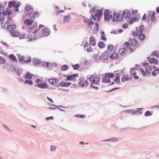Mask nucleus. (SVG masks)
I'll return each instance as SVG.
<instances>
[{
  "label": "nucleus",
  "mask_w": 159,
  "mask_h": 159,
  "mask_svg": "<svg viewBox=\"0 0 159 159\" xmlns=\"http://www.w3.org/2000/svg\"><path fill=\"white\" fill-rule=\"evenodd\" d=\"M108 52H105L100 56V60L102 61H107L108 59Z\"/></svg>",
  "instance_id": "nucleus-8"
},
{
  "label": "nucleus",
  "mask_w": 159,
  "mask_h": 159,
  "mask_svg": "<svg viewBox=\"0 0 159 159\" xmlns=\"http://www.w3.org/2000/svg\"><path fill=\"white\" fill-rule=\"evenodd\" d=\"M78 76V75L76 74H73L71 75L68 76L67 77L66 80L71 81L74 79L75 78L77 77Z\"/></svg>",
  "instance_id": "nucleus-17"
},
{
  "label": "nucleus",
  "mask_w": 159,
  "mask_h": 159,
  "mask_svg": "<svg viewBox=\"0 0 159 159\" xmlns=\"http://www.w3.org/2000/svg\"><path fill=\"white\" fill-rule=\"evenodd\" d=\"M51 151H54L55 150H56V147L55 146H51Z\"/></svg>",
  "instance_id": "nucleus-54"
},
{
  "label": "nucleus",
  "mask_w": 159,
  "mask_h": 159,
  "mask_svg": "<svg viewBox=\"0 0 159 159\" xmlns=\"http://www.w3.org/2000/svg\"><path fill=\"white\" fill-rule=\"evenodd\" d=\"M88 81L86 80H81L79 83V84L80 85V86L82 87H86L88 85Z\"/></svg>",
  "instance_id": "nucleus-12"
},
{
  "label": "nucleus",
  "mask_w": 159,
  "mask_h": 159,
  "mask_svg": "<svg viewBox=\"0 0 159 159\" xmlns=\"http://www.w3.org/2000/svg\"><path fill=\"white\" fill-rule=\"evenodd\" d=\"M91 83V85L93 88H95V86L99 85L100 78L94 75H92L88 78Z\"/></svg>",
  "instance_id": "nucleus-1"
},
{
  "label": "nucleus",
  "mask_w": 159,
  "mask_h": 159,
  "mask_svg": "<svg viewBox=\"0 0 159 159\" xmlns=\"http://www.w3.org/2000/svg\"><path fill=\"white\" fill-rule=\"evenodd\" d=\"M102 10H97L95 11V14L94 16H93V19L94 20L96 19V17L98 20L99 18L102 16Z\"/></svg>",
  "instance_id": "nucleus-7"
},
{
  "label": "nucleus",
  "mask_w": 159,
  "mask_h": 159,
  "mask_svg": "<svg viewBox=\"0 0 159 159\" xmlns=\"http://www.w3.org/2000/svg\"><path fill=\"white\" fill-rule=\"evenodd\" d=\"M98 47L101 48H103L105 47V45L103 42H101L98 43Z\"/></svg>",
  "instance_id": "nucleus-33"
},
{
  "label": "nucleus",
  "mask_w": 159,
  "mask_h": 159,
  "mask_svg": "<svg viewBox=\"0 0 159 159\" xmlns=\"http://www.w3.org/2000/svg\"><path fill=\"white\" fill-rule=\"evenodd\" d=\"M108 49L110 52H115V50H116V47H115L111 44H109L108 46Z\"/></svg>",
  "instance_id": "nucleus-20"
},
{
  "label": "nucleus",
  "mask_w": 159,
  "mask_h": 159,
  "mask_svg": "<svg viewBox=\"0 0 159 159\" xmlns=\"http://www.w3.org/2000/svg\"><path fill=\"white\" fill-rule=\"evenodd\" d=\"M42 64L43 66L47 67H50L52 66V64L48 62H43Z\"/></svg>",
  "instance_id": "nucleus-32"
},
{
  "label": "nucleus",
  "mask_w": 159,
  "mask_h": 159,
  "mask_svg": "<svg viewBox=\"0 0 159 159\" xmlns=\"http://www.w3.org/2000/svg\"><path fill=\"white\" fill-rule=\"evenodd\" d=\"M104 20L106 21L110 20L112 18V16L109 14V10H105L104 12Z\"/></svg>",
  "instance_id": "nucleus-5"
},
{
  "label": "nucleus",
  "mask_w": 159,
  "mask_h": 159,
  "mask_svg": "<svg viewBox=\"0 0 159 159\" xmlns=\"http://www.w3.org/2000/svg\"><path fill=\"white\" fill-rule=\"evenodd\" d=\"M6 62V61L4 58L0 56V64H4Z\"/></svg>",
  "instance_id": "nucleus-43"
},
{
  "label": "nucleus",
  "mask_w": 159,
  "mask_h": 159,
  "mask_svg": "<svg viewBox=\"0 0 159 159\" xmlns=\"http://www.w3.org/2000/svg\"><path fill=\"white\" fill-rule=\"evenodd\" d=\"M12 14V12L11 11H8V13H7L8 16H9V15H11Z\"/></svg>",
  "instance_id": "nucleus-64"
},
{
  "label": "nucleus",
  "mask_w": 159,
  "mask_h": 159,
  "mask_svg": "<svg viewBox=\"0 0 159 159\" xmlns=\"http://www.w3.org/2000/svg\"><path fill=\"white\" fill-rule=\"evenodd\" d=\"M4 16L2 15L1 13V12H0V19L1 20H3L4 19Z\"/></svg>",
  "instance_id": "nucleus-56"
},
{
  "label": "nucleus",
  "mask_w": 159,
  "mask_h": 159,
  "mask_svg": "<svg viewBox=\"0 0 159 159\" xmlns=\"http://www.w3.org/2000/svg\"><path fill=\"white\" fill-rule=\"evenodd\" d=\"M19 3H15V5H14V6L16 8H18L20 6Z\"/></svg>",
  "instance_id": "nucleus-52"
},
{
  "label": "nucleus",
  "mask_w": 159,
  "mask_h": 159,
  "mask_svg": "<svg viewBox=\"0 0 159 159\" xmlns=\"http://www.w3.org/2000/svg\"><path fill=\"white\" fill-rule=\"evenodd\" d=\"M120 80V74L116 73V77L114 80V82L117 83H119Z\"/></svg>",
  "instance_id": "nucleus-18"
},
{
  "label": "nucleus",
  "mask_w": 159,
  "mask_h": 159,
  "mask_svg": "<svg viewBox=\"0 0 159 159\" xmlns=\"http://www.w3.org/2000/svg\"><path fill=\"white\" fill-rule=\"evenodd\" d=\"M143 27L142 26H140L139 28L136 33H135V36H138L141 40H143L145 38V35L143 34Z\"/></svg>",
  "instance_id": "nucleus-3"
},
{
  "label": "nucleus",
  "mask_w": 159,
  "mask_h": 159,
  "mask_svg": "<svg viewBox=\"0 0 159 159\" xmlns=\"http://www.w3.org/2000/svg\"><path fill=\"white\" fill-rule=\"evenodd\" d=\"M33 21L30 19H27L25 20V23L27 25H30L32 24L33 22Z\"/></svg>",
  "instance_id": "nucleus-37"
},
{
  "label": "nucleus",
  "mask_w": 159,
  "mask_h": 159,
  "mask_svg": "<svg viewBox=\"0 0 159 159\" xmlns=\"http://www.w3.org/2000/svg\"><path fill=\"white\" fill-rule=\"evenodd\" d=\"M32 61L34 65L35 66L38 65L40 63V61L38 59L33 60Z\"/></svg>",
  "instance_id": "nucleus-31"
},
{
  "label": "nucleus",
  "mask_w": 159,
  "mask_h": 159,
  "mask_svg": "<svg viewBox=\"0 0 159 159\" xmlns=\"http://www.w3.org/2000/svg\"><path fill=\"white\" fill-rule=\"evenodd\" d=\"M71 17L70 15H68L67 16H65L64 17V20L66 22H68L70 21V19Z\"/></svg>",
  "instance_id": "nucleus-38"
},
{
  "label": "nucleus",
  "mask_w": 159,
  "mask_h": 159,
  "mask_svg": "<svg viewBox=\"0 0 159 159\" xmlns=\"http://www.w3.org/2000/svg\"><path fill=\"white\" fill-rule=\"evenodd\" d=\"M131 14L128 11H125L123 12V17L125 18H129Z\"/></svg>",
  "instance_id": "nucleus-14"
},
{
  "label": "nucleus",
  "mask_w": 159,
  "mask_h": 159,
  "mask_svg": "<svg viewBox=\"0 0 159 159\" xmlns=\"http://www.w3.org/2000/svg\"><path fill=\"white\" fill-rule=\"evenodd\" d=\"M143 20H147V15L146 14H145L143 17Z\"/></svg>",
  "instance_id": "nucleus-62"
},
{
  "label": "nucleus",
  "mask_w": 159,
  "mask_h": 159,
  "mask_svg": "<svg viewBox=\"0 0 159 159\" xmlns=\"http://www.w3.org/2000/svg\"><path fill=\"white\" fill-rule=\"evenodd\" d=\"M15 2H11L9 3L8 6L11 8L13 7L15 5Z\"/></svg>",
  "instance_id": "nucleus-44"
},
{
  "label": "nucleus",
  "mask_w": 159,
  "mask_h": 159,
  "mask_svg": "<svg viewBox=\"0 0 159 159\" xmlns=\"http://www.w3.org/2000/svg\"><path fill=\"white\" fill-rule=\"evenodd\" d=\"M119 52L121 55H123L126 52V49L124 48H121L119 50Z\"/></svg>",
  "instance_id": "nucleus-28"
},
{
  "label": "nucleus",
  "mask_w": 159,
  "mask_h": 159,
  "mask_svg": "<svg viewBox=\"0 0 159 159\" xmlns=\"http://www.w3.org/2000/svg\"><path fill=\"white\" fill-rule=\"evenodd\" d=\"M1 42L5 46L7 47H9L8 45L7 44L6 42Z\"/></svg>",
  "instance_id": "nucleus-60"
},
{
  "label": "nucleus",
  "mask_w": 159,
  "mask_h": 159,
  "mask_svg": "<svg viewBox=\"0 0 159 159\" xmlns=\"http://www.w3.org/2000/svg\"><path fill=\"white\" fill-rule=\"evenodd\" d=\"M37 28V27L35 26H33L32 28L29 29V31L30 32H33V34L37 33L38 31V30H36Z\"/></svg>",
  "instance_id": "nucleus-22"
},
{
  "label": "nucleus",
  "mask_w": 159,
  "mask_h": 159,
  "mask_svg": "<svg viewBox=\"0 0 159 159\" xmlns=\"http://www.w3.org/2000/svg\"><path fill=\"white\" fill-rule=\"evenodd\" d=\"M142 109V108L139 109V110L138 111H135V113H136V112H139L140 113V114H142V111L141 110Z\"/></svg>",
  "instance_id": "nucleus-59"
},
{
  "label": "nucleus",
  "mask_w": 159,
  "mask_h": 159,
  "mask_svg": "<svg viewBox=\"0 0 159 159\" xmlns=\"http://www.w3.org/2000/svg\"><path fill=\"white\" fill-rule=\"evenodd\" d=\"M155 12H152L151 17V20L152 21L154 22L155 21L156 17L155 16Z\"/></svg>",
  "instance_id": "nucleus-29"
},
{
  "label": "nucleus",
  "mask_w": 159,
  "mask_h": 159,
  "mask_svg": "<svg viewBox=\"0 0 159 159\" xmlns=\"http://www.w3.org/2000/svg\"><path fill=\"white\" fill-rule=\"evenodd\" d=\"M68 69L69 67L68 65H63L61 67V69L63 71L66 70Z\"/></svg>",
  "instance_id": "nucleus-39"
},
{
  "label": "nucleus",
  "mask_w": 159,
  "mask_h": 159,
  "mask_svg": "<svg viewBox=\"0 0 159 159\" xmlns=\"http://www.w3.org/2000/svg\"><path fill=\"white\" fill-rule=\"evenodd\" d=\"M50 33L49 30L47 27H45L41 32L40 37L48 36Z\"/></svg>",
  "instance_id": "nucleus-9"
},
{
  "label": "nucleus",
  "mask_w": 159,
  "mask_h": 159,
  "mask_svg": "<svg viewBox=\"0 0 159 159\" xmlns=\"http://www.w3.org/2000/svg\"><path fill=\"white\" fill-rule=\"evenodd\" d=\"M149 61L150 63H153L155 64H157V60L155 58H152L149 60Z\"/></svg>",
  "instance_id": "nucleus-30"
},
{
  "label": "nucleus",
  "mask_w": 159,
  "mask_h": 159,
  "mask_svg": "<svg viewBox=\"0 0 159 159\" xmlns=\"http://www.w3.org/2000/svg\"><path fill=\"white\" fill-rule=\"evenodd\" d=\"M152 67L150 66H148L146 67L145 70L147 73L148 74L152 72Z\"/></svg>",
  "instance_id": "nucleus-25"
},
{
  "label": "nucleus",
  "mask_w": 159,
  "mask_h": 159,
  "mask_svg": "<svg viewBox=\"0 0 159 159\" xmlns=\"http://www.w3.org/2000/svg\"><path fill=\"white\" fill-rule=\"evenodd\" d=\"M37 84V86L42 89L47 88L48 87V85L44 83H41V80L39 79H37L36 81Z\"/></svg>",
  "instance_id": "nucleus-6"
},
{
  "label": "nucleus",
  "mask_w": 159,
  "mask_h": 159,
  "mask_svg": "<svg viewBox=\"0 0 159 159\" xmlns=\"http://www.w3.org/2000/svg\"><path fill=\"white\" fill-rule=\"evenodd\" d=\"M28 37V35L25 34H22L20 35L19 38L20 39H23Z\"/></svg>",
  "instance_id": "nucleus-40"
},
{
  "label": "nucleus",
  "mask_w": 159,
  "mask_h": 159,
  "mask_svg": "<svg viewBox=\"0 0 159 159\" xmlns=\"http://www.w3.org/2000/svg\"><path fill=\"white\" fill-rule=\"evenodd\" d=\"M90 43L93 46H94L96 45L95 40L93 36H92L90 38Z\"/></svg>",
  "instance_id": "nucleus-24"
},
{
  "label": "nucleus",
  "mask_w": 159,
  "mask_h": 159,
  "mask_svg": "<svg viewBox=\"0 0 159 159\" xmlns=\"http://www.w3.org/2000/svg\"><path fill=\"white\" fill-rule=\"evenodd\" d=\"M53 116H50L49 117H46V120H53Z\"/></svg>",
  "instance_id": "nucleus-57"
},
{
  "label": "nucleus",
  "mask_w": 159,
  "mask_h": 159,
  "mask_svg": "<svg viewBox=\"0 0 159 159\" xmlns=\"http://www.w3.org/2000/svg\"><path fill=\"white\" fill-rule=\"evenodd\" d=\"M48 99L50 102L53 103V102L52 101V99L51 98H49L48 97H47Z\"/></svg>",
  "instance_id": "nucleus-63"
},
{
  "label": "nucleus",
  "mask_w": 159,
  "mask_h": 159,
  "mask_svg": "<svg viewBox=\"0 0 159 159\" xmlns=\"http://www.w3.org/2000/svg\"><path fill=\"white\" fill-rule=\"evenodd\" d=\"M137 20V18H132L129 21V23L130 24H133L134 21Z\"/></svg>",
  "instance_id": "nucleus-47"
},
{
  "label": "nucleus",
  "mask_w": 159,
  "mask_h": 159,
  "mask_svg": "<svg viewBox=\"0 0 159 159\" xmlns=\"http://www.w3.org/2000/svg\"><path fill=\"white\" fill-rule=\"evenodd\" d=\"M93 58L95 61L100 60V56H99L98 55H95L94 56Z\"/></svg>",
  "instance_id": "nucleus-45"
},
{
  "label": "nucleus",
  "mask_w": 159,
  "mask_h": 159,
  "mask_svg": "<svg viewBox=\"0 0 159 159\" xmlns=\"http://www.w3.org/2000/svg\"><path fill=\"white\" fill-rule=\"evenodd\" d=\"M7 29L11 33V31L16 29V26L15 25H9L7 26Z\"/></svg>",
  "instance_id": "nucleus-19"
},
{
  "label": "nucleus",
  "mask_w": 159,
  "mask_h": 159,
  "mask_svg": "<svg viewBox=\"0 0 159 159\" xmlns=\"http://www.w3.org/2000/svg\"><path fill=\"white\" fill-rule=\"evenodd\" d=\"M8 13V11H3V14L2 15L3 16H6L7 15V13Z\"/></svg>",
  "instance_id": "nucleus-55"
},
{
  "label": "nucleus",
  "mask_w": 159,
  "mask_h": 159,
  "mask_svg": "<svg viewBox=\"0 0 159 159\" xmlns=\"http://www.w3.org/2000/svg\"><path fill=\"white\" fill-rule=\"evenodd\" d=\"M101 36H102V39L103 40H105V41L106 40V37H105V34H104V32H102V33H101Z\"/></svg>",
  "instance_id": "nucleus-49"
},
{
  "label": "nucleus",
  "mask_w": 159,
  "mask_h": 159,
  "mask_svg": "<svg viewBox=\"0 0 159 159\" xmlns=\"http://www.w3.org/2000/svg\"><path fill=\"white\" fill-rule=\"evenodd\" d=\"M115 76V74L112 73L106 74L103 78L102 81L105 83H110L111 82V79L113 78Z\"/></svg>",
  "instance_id": "nucleus-2"
},
{
  "label": "nucleus",
  "mask_w": 159,
  "mask_h": 159,
  "mask_svg": "<svg viewBox=\"0 0 159 159\" xmlns=\"http://www.w3.org/2000/svg\"><path fill=\"white\" fill-rule=\"evenodd\" d=\"M32 9V8L30 6H27L25 8V10L26 11H30Z\"/></svg>",
  "instance_id": "nucleus-46"
},
{
  "label": "nucleus",
  "mask_w": 159,
  "mask_h": 159,
  "mask_svg": "<svg viewBox=\"0 0 159 159\" xmlns=\"http://www.w3.org/2000/svg\"><path fill=\"white\" fill-rule=\"evenodd\" d=\"M140 74H142L143 76H145V72L141 68H140L137 72H134L133 73V75L135 79H139V76H140Z\"/></svg>",
  "instance_id": "nucleus-4"
},
{
  "label": "nucleus",
  "mask_w": 159,
  "mask_h": 159,
  "mask_svg": "<svg viewBox=\"0 0 159 159\" xmlns=\"http://www.w3.org/2000/svg\"><path fill=\"white\" fill-rule=\"evenodd\" d=\"M131 44L129 42H126L125 43V48H129H129L130 47V45H131Z\"/></svg>",
  "instance_id": "nucleus-42"
},
{
  "label": "nucleus",
  "mask_w": 159,
  "mask_h": 159,
  "mask_svg": "<svg viewBox=\"0 0 159 159\" xmlns=\"http://www.w3.org/2000/svg\"><path fill=\"white\" fill-rule=\"evenodd\" d=\"M11 34L14 36L17 37L20 35V34L15 30L11 31Z\"/></svg>",
  "instance_id": "nucleus-23"
},
{
  "label": "nucleus",
  "mask_w": 159,
  "mask_h": 159,
  "mask_svg": "<svg viewBox=\"0 0 159 159\" xmlns=\"http://www.w3.org/2000/svg\"><path fill=\"white\" fill-rule=\"evenodd\" d=\"M25 62H31V58L28 56L25 57Z\"/></svg>",
  "instance_id": "nucleus-35"
},
{
  "label": "nucleus",
  "mask_w": 159,
  "mask_h": 159,
  "mask_svg": "<svg viewBox=\"0 0 159 159\" xmlns=\"http://www.w3.org/2000/svg\"><path fill=\"white\" fill-rule=\"evenodd\" d=\"M131 44L129 48V50L131 52L134 50V49L135 48L137 44V41L135 39H133L131 40Z\"/></svg>",
  "instance_id": "nucleus-10"
},
{
  "label": "nucleus",
  "mask_w": 159,
  "mask_h": 159,
  "mask_svg": "<svg viewBox=\"0 0 159 159\" xmlns=\"http://www.w3.org/2000/svg\"><path fill=\"white\" fill-rule=\"evenodd\" d=\"M87 23V24H88V25H90L92 23V20L91 19V20H88Z\"/></svg>",
  "instance_id": "nucleus-58"
},
{
  "label": "nucleus",
  "mask_w": 159,
  "mask_h": 159,
  "mask_svg": "<svg viewBox=\"0 0 159 159\" xmlns=\"http://www.w3.org/2000/svg\"><path fill=\"white\" fill-rule=\"evenodd\" d=\"M123 17L121 15L115 13L114 15V17L113 20V21H120L122 20Z\"/></svg>",
  "instance_id": "nucleus-11"
},
{
  "label": "nucleus",
  "mask_w": 159,
  "mask_h": 159,
  "mask_svg": "<svg viewBox=\"0 0 159 159\" xmlns=\"http://www.w3.org/2000/svg\"><path fill=\"white\" fill-rule=\"evenodd\" d=\"M76 116L78 117H80L81 118H84L85 117V116L84 115H76Z\"/></svg>",
  "instance_id": "nucleus-53"
},
{
  "label": "nucleus",
  "mask_w": 159,
  "mask_h": 159,
  "mask_svg": "<svg viewBox=\"0 0 159 159\" xmlns=\"http://www.w3.org/2000/svg\"><path fill=\"white\" fill-rule=\"evenodd\" d=\"M19 61L21 63L25 62V57L19 56L18 57Z\"/></svg>",
  "instance_id": "nucleus-36"
},
{
  "label": "nucleus",
  "mask_w": 159,
  "mask_h": 159,
  "mask_svg": "<svg viewBox=\"0 0 159 159\" xmlns=\"http://www.w3.org/2000/svg\"><path fill=\"white\" fill-rule=\"evenodd\" d=\"M151 115L152 114L151 113H150V112L148 111H147L145 113V116H151Z\"/></svg>",
  "instance_id": "nucleus-50"
},
{
  "label": "nucleus",
  "mask_w": 159,
  "mask_h": 159,
  "mask_svg": "<svg viewBox=\"0 0 159 159\" xmlns=\"http://www.w3.org/2000/svg\"><path fill=\"white\" fill-rule=\"evenodd\" d=\"M9 58L14 61H16V59L15 56L13 54H10L9 56Z\"/></svg>",
  "instance_id": "nucleus-34"
},
{
  "label": "nucleus",
  "mask_w": 159,
  "mask_h": 159,
  "mask_svg": "<svg viewBox=\"0 0 159 159\" xmlns=\"http://www.w3.org/2000/svg\"><path fill=\"white\" fill-rule=\"evenodd\" d=\"M33 77V75L29 72H27L25 76V78L27 79H30Z\"/></svg>",
  "instance_id": "nucleus-27"
},
{
  "label": "nucleus",
  "mask_w": 159,
  "mask_h": 159,
  "mask_svg": "<svg viewBox=\"0 0 159 159\" xmlns=\"http://www.w3.org/2000/svg\"><path fill=\"white\" fill-rule=\"evenodd\" d=\"M118 55L115 52H113L110 56V58L112 60L116 59L118 58Z\"/></svg>",
  "instance_id": "nucleus-15"
},
{
  "label": "nucleus",
  "mask_w": 159,
  "mask_h": 159,
  "mask_svg": "<svg viewBox=\"0 0 159 159\" xmlns=\"http://www.w3.org/2000/svg\"><path fill=\"white\" fill-rule=\"evenodd\" d=\"M58 81V79L56 78L50 79L48 80V82L52 84H56Z\"/></svg>",
  "instance_id": "nucleus-21"
},
{
  "label": "nucleus",
  "mask_w": 159,
  "mask_h": 159,
  "mask_svg": "<svg viewBox=\"0 0 159 159\" xmlns=\"http://www.w3.org/2000/svg\"><path fill=\"white\" fill-rule=\"evenodd\" d=\"M122 27L124 28H127V24H124L123 25Z\"/></svg>",
  "instance_id": "nucleus-61"
},
{
  "label": "nucleus",
  "mask_w": 159,
  "mask_h": 159,
  "mask_svg": "<svg viewBox=\"0 0 159 159\" xmlns=\"http://www.w3.org/2000/svg\"><path fill=\"white\" fill-rule=\"evenodd\" d=\"M72 67L74 70H77L80 67V66L78 64H75V65H72Z\"/></svg>",
  "instance_id": "nucleus-41"
},
{
  "label": "nucleus",
  "mask_w": 159,
  "mask_h": 159,
  "mask_svg": "<svg viewBox=\"0 0 159 159\" xmlns=\"http://www.w3.org/2000/svg\"><path fill=\"white\" fill-rule=\"evenodd\" d=\"M151 55L152 56H156L157 57L158 56V54L157 52H153L152 54Z\"/></svg>",
  "instance_id": "nucleus-51"
},
{
  "label": "nucleus",
  "mask_w": 159,
  "mask_h": 159,
  "mask_svg": "<svg viewBox=\"0 0 159 159\" xmlns=\"http://www.w3.org/2000/svg\"><path fill=\"white\" fill-rule=\"evenodd\" d=\"M25 83L29 85H31L33 84V82L31 80H26L25 81Z\"/></svg>",
  "instance_id": "nucleus-48"
},
{
  "label": "nucleus",
  "mask_w": 159,
  "mask_h": 159,
  "mask_svg": "<svg viewBox=\"0 0 159 159\" xmlns=\"http://www.w3.org/2000/svg\"><path fill=\"white\" fill-rule=\"evenodd\" d=\"M59 84L61 87H68L70 86L71 84L69 82H66L62 81L60 82Z\"/></svg>",
  "instance_id": "nucleus-16"
},
{
  "label": "nucleus",
  "mask_w": 159,
  "mask_h": 159,
  "mask_svg": "<svg viewBox=\"0 0 159 159\" xmlns=\"http://www.w3.org/2000/svg\"><path fill=\"white\" fill-rule=\"evenodd\" d=\"M84 47L87 51L88 52H90L92 51V48L90 44L88 42H87L85 43Z\"/></svg>",
  "instance_id": "nucleus-13"
},
{
  "label": "nucleus",
  "mask_w": 159,
  "mask_h": 159,
  "mask_svg": "<svg viewBox=\"0 0 159 159\" xmlns=\"http://www.w3.org/2000/svg\"><path fill=\"white\" fill-rule=\"evenodd\" d=\"M130 79V76L129 75H125L124 76L122 79V81L123 82L128 80Z\"/></svg>",
  "instance_id": "nucleus-26"
}]
</instances>
